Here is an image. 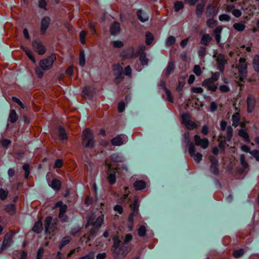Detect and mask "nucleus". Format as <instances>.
<instances>
[{
    "instance_id": "obj_58",
    "label": "nucleus",
    "mask_w": 259,
    "mask_h": 259,
    "mask_svg": "<svg viewBox=\"0 0 259 259\" xmlns=\"http://www.w3.org/2000/svg\"><path fill=\"white\" fill-rule=\"evenodd\" d=\"M220 76V74L219 72H215L214 73L212 74V76L211 77L208 78L210 79L211 81H213L214 82L218 80Z\"/></svg>"
},
{
    "instance_id": "obj_63",
    "label": "nucleus",
    "mask_w": 259,
    "mask_h": 259,
    "mask_svg": "<svg viewBox=\"0 0 259 259\" xmlns=\"http://www.w3.org/2000/svg\"><path fill=\"white\" fill-rule=\"evenodd\" d=\"M207 24L209 27L212 28L215 24V21L212 18H208Z\"/></svg>"
},
{
    "instance_id": "obj_64",
    "label": "nucleus",
    "mask_w": 259,
    "mask_h": 259,
    "mask_svg": "<svg viewBox=\"0 0 259 259\" xmlns=\"http://www.w3.org/2000/svg\"><path fill=\"white\" fill-rule=\"evenodd\" d=\"M193 71L197 76H199L201 74V70L199 65L194 66Z\"/></svg>"
},
{
    "instance_id": "obj_7",
    "label": "nucleus",
    "mask_w": 259,
    "mask_h": 259,
    "mask_svg": "<svg viewBox=\"0 0 259 259\" xmlns=\"http://www.w3.org/2000/svg\"><path fill=\"white\" fill-rule=\"evenodd\" d=\"M55 207H60L59 218L63 222H67L68 220V217L65 214L67 211V206L64 204L62 201H59L55 204Z\"/></svg>"
},
{
    "instance_id": "obj_56",
    "label": "nucleus",
    "mask_w": 259,
    "mask_h": 259,
    "mask_svg": "<svg viewBox=\"0 0 259 259\" xmlns=\"http://www.w3.org/2000/svg\"><path fill=\"white\" fill-rule=\"evenodd\" d=\"M44 71H45L42 70V69H41V68L39 66L35 68L36 74H37L38 77H39V78L42 77Z\"/></svg>"
},
{
    "instance_id": "obj_53",
    "label": "nucleus",
    "mask_w": 259,
    "mask_h": 259,
    "mask_svg": "<svg viewBox=\"0 0 259 259\" xmlns=\"http://www.w3.org/2000/svg\"><path fill=\"white\" fill-rule=\"evenodd\" d=\"M79 64L82 66L83 67L85 65V55L83 52H81L79 54Z\"/></svg>"
},
{
    "instance_id": "obj_45",
    "label": "nucleus",
    "mask_w": 259,
    "mask_h": 259,
    "mask_svg": "<svg viewBox=\"0 0 259 259\" xmlns=\"http://www.w3.org/2000/svg\"><path fill=\"white\" fill-rule=\"evenodd\" d=\"M52 218L51 217L48 216L46 218L45 221V232H48L49 230L50 226L52 223Z\"/></svg>"
},
{
    "instance_id": "obj_48",
    "label": "nucleus",
    "mask_w": 259,
    "mask_h": 259,
    "mask_svg": "<svg viewBox=\"0 0 259 259\" xmlns=\"http://www.w3.org/2000/svg\"><path fill=\"white\" fill-rule=\"evenodd\" d=\"M233 128L229 126L227 128V133L226 138L228 141H230L233 135Z\"/></svg>"
},
{
    "instance_id": "obj_50",
    "label": "nucleus",
    "mask_w": 259,
    "mask_h": 259,
    "mask_svg": "<svg viewBox=\"0 0 259 259\" xmlns=\"http://www.w3.org/2000/svg\"><path fill=\"white\" fill-rule=\"evenodd\" d=\"M23 169L25 171V178L28 179L30 174V166L28 163H25L23 166Z\"/></svg>"
},
{
    "instance_id": "obj_29",
    "label": "nucleus",
    "mask_w": 259,
    "mask_h": 259,
    "mask_svg": "<svg viewBox=\"0 0 259 259\" xmlns=\"http://www.w3.org/2000/svg\"><path fill=\"white\" fill-rule=\"evenodd\" d=\"M107 165L108 166V170H107V180L109 183L111 185H112L113 184V172L112 170V165L107 164Z\"/></svg>"
},
{
    "instance_id": "obj_25",
    "label": "nucleus",
    "mask_w": 259,
    "mask_h": 259,
    "mask_svg": "<svg viewBox=\"0 0 259 259\" xmlns=\"http://www.w3.org/2000/svg\"><path fill=\"white\" fill-rule=\"evenodd\" d=\"M137 15L138 19L142 22L147 21L149 19L148 15L142 10H138Z\"/></svg>"
},
{
    "instance_id": "obj_20",
    "label": "nucleus",
    "mask_w": 259,
    "mask_h": 259,
    "mask_svg": "<svg viewBox=\"0 0 259 259\" xmlns=\"http://www.w3.org/2000/svg\"><path fill=\"white\" fill-rule=\"evenodd\" d=\"M95 90L90 87H85L82 91V96L84 98H90L94 94Z\"/></svg>"
},
{
    "instance_id": "obj_30",
    "label": "nucleus",
    "mask_w": 259,
    "mask_h": 259,
    "mask_svg": "<svg viewBox=\"0 0 259 259\" xmlns=\"http://www.w3.org/2000/svg\"><path fill=\"white\" fill-rule=\"evenodd\" d=\"M245 155L241 154L240 155V162L242 166V168L239 170L240 172H244L245 170L248 168V164L245 160Z\"/></svg>"
},
{
    "instance_id": "obj_13",
    "label": "nucleus",
    "mask_w": 259,
    "mask_h": 259,
    "mask_svg": "<svg viewBox=\"0 0 259 259\" xmlns=\"http://www.w3.org/2000/svg\"><path fill=\"white\" fill-rule=\"evenodd\" d=\"M13 235L12 233H7L5 235L2 247L0 248V254L3 252L4 249L9 247L12 242Z\"/></svg>"
},
{
    "instance_id": "obj_21",
    "label": "nucleus",
    "mask_w": 259,
    "mask_h": 259,
    "mask_svg": "<svg viewBox=\"0 0 259 259\" xmlns=\"http://www.w3.org/2000/svg\"><path fill=\"white\" fill-rule=\"evenodd\" d=\"M175 68V65L172 62H169L166 69L163 72L162 75L164 77H167L169 75L172 73Z\"/></svg>"
},
{
    "instance_id": "obj_59",
    "label": "nucleus",
    "mask_w": 259,
    "mask_h": 259,
    "mask_svg": "<svg viewBox=\"0 0 259 259\" xmlns=\"http://www.w3.org/2000/svg\"><path fill=\"white\" fill-rule=\"evenodd\" d=\"M244 253L243 249H239L234 251L233 255L235 258H238L240 257Z\"/></svg>"
},
{
    "instance_id": "obj_35",
    "label": "nucleus",
    "mask_w": 259,
    "mask_h": 259,
    "mask_svg": "<svg viewBox=\"0 0 259 259\" xmlns=\"http://www.w3.org/2000/svg\"><path fill=\"white\" fill-rule=\"evenodd\" d=\"M71 240V238L70 236H65L61 240L59 248L61 250L65 245L68 244Z\"/></svg>"
},
{
    "instance_id": "obj_38",
    "label": "nucleus",
    "mask_w": 259,
    "mask_h": 259,
    "mask_svg": "<svg viewBox=\"0 0 259 259\" xmlns=\"http://www.w3.org/2000/svg\"><path fill=\"white\" fill-rule=\"evenodd\" d=\"M233 28L238 31H242L245 28L244 22L236 23L234 24Z\"/></svg>"
},
{
    "instance_id": "obj_10",
    "label": "nucleus",
    "mask_w": 259,
    "mask_h": 259,
    "mask_svg": "<svg viewBox=\"0 0 259 259\" xmlns=\"http://www.w3.org/2000/svg\"><path fill=\"white\" fill-rule=\"evenodd\" d=\"M32 46L33 50L39 55H42L46 53V49L40 40H33L32 42Z\"/></svg>"
},
{
    "instance_id": "obj_61",
    "label": "nucleus",
    "mask_w": 259,
    "mask_h": 259,
    "mask_svg": "<svg viewBox=\"0 0 259 259\" xmlns=\"http://www.w3.org/2000/svg\"><path fill=\"white\" fill-rule=\"evenodd\" d=\"M219 20L221 21H229L230 20V17L227 14H222L219 16Z\"/></svg>"
},
{
    "instance_id": "obj_33",
    "label": "nucleus",
    "mask_w": 259,
    "mask_h": 259,
    "mask_svg": "<svg viewBox=\"0 0 259 259\" xmlns=\"http://www.w3.org/2000/svg\"><path fill=\"white\" fill-rule=\"evenodd\" d=\"M232 120L233 122V125L235 127L238 126L240 120L239 114L238 112H235L232 116Z\"/></svg>"
},
{
    "instance_id": "obj_51",
    "label": "nucleus",
    "mask_w": 259,
    "mask_h": 259,
    "mask_svg": "<svg viewBox=\"0 0 259 259\" xmlns=\"http://www.w3.org/2000/svg\"><path fill=\"white\" fill-rule=\"evenodd\" d=\"M184 7V3L181 1H178L175 3L174 9L176 11L178 12L183 9Z\"/></svg>"
},
{
    "instance_id": "obj_23",
    "label": "nucleus",
    "mask_w": 259,
    "mask_h": 259,
    "mask_svg": "<svg viewBox=\"0 0 259 259\" xmlns=\"http://www.w3.org/2000/svg\"><path fill=\"white\" fill-rule=\"evenodd\" d=\"M159 86L160 88H163V89H164V90L165 91V93L167 96V98L168 101L169 102H170V103H173V102H174L173 97L171 95V93L169 91V90H168L166 88L165 82L163 81H161L160 82V83H159Z\"/></svg>"
},
{
    "instance_id": "obj_9",
    "label": "nucleus",
    "mask_w": 259,
    "mask_h": 259,
    "mask_svg": "<svg viewBox=\"0 0 259 259\" xmlns=\"http://www.w3.org/2000/svg\"><path fill=\"white\" fill-rule=\"evenodd\" d=\"M238 71L240 78L242 80H243L246 77L247 73V65L245 60L242 58L239 59Z\"/></svg>"
},
{
    "instance_id": "obj_11",
    "label": "nucleus",
    "mask_w": 259,
    "mask_h": 259,
    "mask_svg": "<svg viewBox=\"0 0 259 259\" xmlns=\"http://www.w3.org/2000/svg\"><path fill=\"white\" fill-rule=\"evenodd\" d=\"M138 205L137 201H135L133 204V210L131 213L128 217V231H132L133 230V223L134 221V216L138 213Z\"/></svg>"
},
{
    "instance_id": "obj_1",
    "label": "nucleus",
    "mask_w": 259,
    "mask_h": 259,
    "mask_svg": "<svg viewBox=\"0 0 259 259\" xmlns=\"http://www.w3.org/2000/svg\"><path fill=\"white\" fill-rule=\"evenodd\" d=\"M132 238V235L127 234L125 235L123 242L120 244L118 238L114 235V259H123L125 256L131 249L127 243Z\"/></svg>"
},
{
    "instance_id": "obj_37",
    "label": "nucleus",
    "mask_w": 259,
    "mask_h": 259,
    "mask_svg": "<svg viewBox=\"0 0 259 259\" xmlns=\"http://www.w3.org/2000/svg\"><path fill=\"white\" fill-rule=\"evenodd\" d=\"M5 210L8 213L13 215L16 212L15 206L14 204H8L5 206Z\"/></svg>"
},
{
    "instance_id": "obj_6",
    "label": "nucleus",
    "mask_w": 259,
    "mask_h": 259,
    "mask_svg": "<svg viewBox=\"0 0 259 259\" xmlns=\"http://www.w3.org/2000/svg\"><path fill=\"white\" fill-rule=\"evenodd\" d=\"M114 182H115L116 173L120 172V167L122 169L121 172L126 171V167L121 162L123 160L122 156L120 154L115 155L114 154Z\"/></svg>"
},
{
    "instance_id": "obj_46",
    "label": "nucleus",
    "mask_w": 259,
    "mask_h": 259,
    "mask_svg": "<svg viewBox=\"0 0 259 259\" xmlns=\"http://www.w3.org/2000/svg\"><path fill=\"white\" fill-rule=\"evenodd\" d=\"M145 37L146 44L148 45H150L154 39L153 35L150 32H147L146 33Z\"/></svg>"
},
{
    "instance_id": "obj_18",
    "label": "nucleus",
    "mask_w": 259,
    "mask_h": 259,
    "mask_svg": "<svg viewBox=\"0 0 259 259\" xmlns=\"http://www.w3.org/2000/svg\"><path fill=\"white\" fill-rule=\"evenodd\" d=\"M205 30L201 31L200 35L201 37V43L205 46H208L212 39L211 37L208 34H204Z\"/></svg>"
},
{
    "instance_id": "obj_16",
    "label": "nucleus",
    "mask_w": 259,
    "mask_h": 259,
    "mask_svg": "<svg viewBox=\"0 0 259 259\" xmlns=\"http://www.w3.org/2000/svg\"><path fill=\"white\" fill-rule=\"evenodd\" d=\"M202 85L207 88L208 90L212 92L215 91L218 88L217 85L214 84V82L208 78L204 80L202 82Z\"/></svg>"
},
{
    "instance_id": "obj_12",
    "label": "nucleus",
    "mask_w": 259,
    "mask_h": 259,
    "mask_svg": "<svg viewBox=\"0 0 259 259\" xmlns=\"http://www.w3.org/2000/svg\"><path fill=\"white\" fill-rule=\"evenodd\" d=\"M189 153L194 160L199 163L202 160V155L200 153H195V145L193 143L191 142L189 146Z\"/></svg>"
},
{
    "instance_id": "obj_14",
    "label": "nucleus",
    "mask_w": 259,
    "mask_h": 259,
    "mask_svg": "<svg viewBox=\"0 0 259 259\" xmlns=\"http://www.w3.org/2000/svg\"><path fill=\"white\" fill-rule=\"evenodd\" d=\"M194 141L195 145L201 147L202 148L205 149L209 144V141L206 138H201L198 135L194 136Z\"/></svg>"
},
{
    "instance_id": "obj_8",
    "label": "nucleus",
    "mask_w": 259,
    "mask_h": 259,
    "mask_svg": "<svg viewBox=\"0 0 259 259\" xmlns=\"http://www.w3.org/2000/svg\"><path fill=\"white\" fill-rule=\"evenodd\" d=\"M182 122L185 127L188 130H193L196 127V124L191 121L190 115L187 113H184L181 114Z\"/></svg>"
},
{
    "instance_id": "obj_2",
    "label": "nucleus",
    "mask_w": 259,
    "mask_h": 259,
    "mask_svg": "<svg viewBox=\"0 0 259 259\" xmlns=\"http://www.w3.org/2000/svg\"><path fill=\"white\" fill-rule=\"evenodd\" d=\"M87 221L85 226V228H88L90 225L93 226L90 231L89 237H95L103 222V215L102 214L97 215L95 213H92L87 217Z\"/></svg>"
},
{
    "instance_id": "obj_62",
    "label": "nucleus",
    "mask_w": 259,
    "mask_h": 259,
    "mask_svg": "<svg viewBox=\"0 0 259 259\" xmlns=\"http://www.w3.org/2000/svg\"><path fill=\"white\" fill-rule=\"evenodd\" d=\"M12 100L13 102L17 103L22 109L25 108V106L24 104L22 103V102L17 98L13 97L12 98Z\"/></svg>"
},
{
    "instance_id": "obj_31",
    "label": "nucleus",
    "mask_w": 259,
    "mask_h": 259,
    "mask_svg": "<svg viewBox=\"0 0 259 259\" xmlns=\"http://www.w3.org/2000/svg\"><path fill=\"white\" fill-rule=\"evenodd\" d=\"M222 31V26H218L214 30V34L215 36V39L218 43H219L221 41V34Z\"/></svg>"
},
{
    "instance_id": "obj_4",
    "label": "nucleus",
    "mask_w": 259,
    "mask_h": 259,
    "mask_svg": "<svg viewBox=\"0 0 259 259\" xmlns=\"http://www.w3.org/2000/svg\"><path fill=\"white\" fill-rule=\"evenodd\" d=\"M116 73H118V75L114 77V82L116 81L117 82H120L123 78L124 74L127 76H131L132 74V70L130 66H127L125 68L124 73L123 72L122 67L118 65L116 67H114V76Z\"/></svg>"
},
{
    "instance_id": "obj_44",
    "label": "nucleus",
    "mask_w": 259,
    "mask_h": 259,
    "mask_svg": "<svg viewBox=\"0 0 259 259\" xmlns=\"http://www.w3.org/2000/svg\"><path fill=\"white\" fill-rule=\"evenodd\" d=\"M58 132L59 136L62 140H67L68 139L67 135L63 127H59Z\"/></svg>"
},
{
    "instance_id": "obj_27",
    "label": "nucleus",
    "mask_w": 259,
    "mask_h": 259,
    "mask_svg": "<svg viewBox=\"0 0 259 259\" xmlns=\"http://www.w3.org/2000/svg\"><path fill=\"white\" fill-rule=\"evenodd\" d=\"M217 13V10L214 7L211 6H208L206 10V16L207 18H212Z\"/></svg>"
},
{
    "instance_id": "obj_28",
    "label": "nucleus",
    "mask_w": 259,
    "mask_h": 259,
    "mask_svg": "<svg viewBox=\"0 0 259 259\" xmlns=\"http://www.w3.org/2000/svg\"><path fill=\"white\" fill-rule=\"evenodd\" d=\"M130 97L126 96L125 99V101H121L118 103V111L121 113L124 110L126 104H127L128 101L130 100Z\"/></svg>"
},
{
    "instance_id": "obj_54",
    "label": "nucleus",
    "mask_w": 259,
    "mask_h": 259,
    "mask_svg": "<svg viewBox=\"0 0 259 259\" xmlns=\"http://www.w3.org/2000/svg\"><path fill=\"white\" fill-rule=\"evenodd\" d=\"M87 35V32L82 30L80 33H79V37H80V41L82 44H84L85 43V36Z\"/></svg>"
},
{
    "instance_id": "obj_43",
    "label": "nucleus",
    "mask_w": 259,
    "mask_h": 259,
    "mask_svg": "<svg viewBox=\"0 0 259 259\" xmlns=\"http://www.w3.org/2000/svg\"><path fill=\"white\" fill-rule=\"evenodd\" d=\"M138 55H140V61L142 65H147L148 64V59L146 57V53H142Z\"/></svg>"
},
{
    "instance_id": "obj_36",
    "label": "nucleus",
    "mask_w": 259,
    "mask_h": 259,
    "mask_svg": "<svg viewBox=\"0 0 259 259\" xmlns=\"http://www.w3.org/2000/svg\"><path fill=\"white\" fill-rule=\"evenodd\" d=\"M51 186L53 189L59 190L61 188V183L59 180L54 179L51 182Z\"/></svg>"
},
{
    "instance_id": "obj_41",
    "label": "nucleus",
    "mask_w": 259,
    "mask_h": 259,
    "mask_svg": "<svg viewBox=\"0 0 259 259\" xmlns=\"http://www.w3.org/2000/svg\"><path fill=\"white\" fill-rule=\"evenodd\" d=\"M253 66L254 69L259 72V56L255 55L253 59Z\"/></svg>"
},
{
    "instance_id": "obj_5",
    "label": "nucleus",
    "mask_w": 259,
    "mask_h": 259,
    "mask_svg": "<svg viewBox=\"0 0 259 259\" xmlns=\"http://www.w3.org/2000/svg\"><path fill=\"white\" fill-rule=\"evenodd\" d=\"M56 59V55L52 54L47 58L41 60L39 63V66L42 70L47 71L52 67L53 63Z\"/></svg>"
},
{
    "instance_id": "obj_47",
    "label": "nucleus",
    "mask_w": 259,
    "mask_h": 259,
    "mask_svg": "<svg viewBox=\"0 0 259 259\" xmlns=\"http://www.w3.org/2000/svg\"><path fill=\"white\" fill-rule=\"evenodd\" d=\"M138 234L141 237H143L145 235L146 232V227L145 225H142L140 226L138 230Z\"/></svg>"
},
{
    "instance_id": "obj_22",
    "label": "nucleus",
    "mask_w": 259,
    "mask_h": 259,
    "mask_svg": "<svg viewBox=\"0 0 259 259\" xmlns=\"http://www.w3.org/2000/svg\"><path fill=\"white\" fill-rule=\"evenodd\" d=\"M121 55L123 57L126 58H133L137 56V53L134 52V49L132 47L123 51Z\"/></svg>"
},
{
    "instance_id": "obj_57",
    "label": "nucleus",
    "mask_w": 259,
    "mask_h": 259,
    "mask_svg": "<svg viewBox=\"0 0 259 259\" xmlns=\"http://www.w3.org/2000/svg\"><path fill=\"white\" fill-rule=\"evenodd\" d=\"M206 53V48L200 47L198 51V55L200 59L203 58Z\"/></svg>"
},
{
    "instance_id": "obj_3",
    "label": "nucleus",
    "mask_w": 259,
    "mask_h": 259,
    "mask_svg": "<svg viewBox=\"0 0 259 259\" xmlns=\"http://www.w3.org/2000/svg\"><path fill=\"white\" fill-rule=\"evenodd\" d=\"M82 145L84 148H93L95 146L94 136L93 132L89 128L83 131L81 135Z\"/></svg>"
},
{
    "instance_id": "obj_60",
    "label": "nucleus",
    "mask_w": 259,
    "mask_h": 259,
    "mask_svg": "<svg viewBox=\"0 0 259 259\" xmlns=\"http://www.w3.org/2000/svg\"><path fill=\"white\" fill-rule=\"evenodd\" d=\"M250 154L252 155L257 161H259V150H253L250 152Z\"/></svg>"
},
{
    "instance_id": "obj_24",
    "label": "nucleus",
    "mask_w": 259,
    "mask_h": 259,
    "mask_svg": "<svg viewBox=\"0 0 259 259\" xmlns=\"http://www.w3.org/2000/svg\"><path fill=\"white\" fill-rule=\"evenodd\" d=\"M247 103L248 112H251L255 103L254 97L251 95L248 96L247 100Z\"/></svg>"
},
{
    "instance_id": "obj_55",
    "label": "nucleus",
    "mask_w": 259,
    "mask_h": 259,
    "mask_svg": "<svg viewBox=\"0 0 259 259\" xmlns=\"http://www.w3.org/2000/svg\"><path fill=\"white\" fill-rule=\"evenodd\" d=\"M176 41V38L173 36H169L166 41V45L167 46H171L173 45Z\"/></svg>"
},
{
    "instance_id": "obj_19",
    "label": "nucleus",
    "mask_w": 259,
    "mask_h": 259,
    "mask_svg": "<svg viewBox=\"0 0 259 259\" xmlns=\"http://www.w3.org/2000/svg\"><path fill=\"white\" fill-rule=\"evenodd\" d=\"M217 61L218 63V69L222 72L224 71V65L226 63V60L224 55L219 54L217 57Z\"/></svg>"
},
{
    "instance_id": "obj_15",
    "label": "nucleus",
    "mask_w": 259,
    "mask_h": 259,
    "mask_svg": "<svg viewBox=\"0 0 259 259\" xmlns=\"http://www.w3.org/2000/svg\"><path fill=\"white\" fill-rule=\"evenodd\" d=\"M128 141L127 137L123 134H120L114 137V146H120L126 143Z\"/></svg>"
},
{
    "instance_id": "obj_26",
    "label": "nucleus",
    "mask_w": 259,
    "mask_h": 259,
    "mask_svg": "<svg viewBox=\"0 0 259 259\" xmlns=\"http://www.w3.org/2000/svg\"><path fill=\"white\" fill-rule=\"evenodd\" d=\"M18 119V115L14 109H11L9 115V120L12 123L16 122Z\"/></svg>"
},
{
    "instance_id": "obj_42",
    "label": "nucleus",
    "mask_w": 259,
    "mask_h": 259,
    "mask_svg": "<svg viewBox=\"0 0 259 259\" xmlns=\"http://www.w3.org/2000/svg\"><path fill=\"white\" fill-rule=\"evenodd\" d=\"M21 48L23 49V50L25 52L26 54L28 56V57L33 62V63H35L36 61L35 58H34L32 52L24 48L23 46H21Z\"/></svg>"
},
{
    "instance_id": "obj_17",
    "label": "nucleus",
    "mask_w": 259,
    "mask_h": 259,
    "mask_svg": "<svg viewBox=\"0 0 259 259\" xmlns=\"http://www.w3.org/2000/svg\"><path fill=\"white\" fill-rule=\"evenodd\" d=\"M51 19L49 17H44L41 21L40 31L42 34H44L49 27Z\"/></svg>"
},
{
    "instance_id": "obj_34",
    "label": "nucleus",
    "mask_w": 259,
    "mask_h": 259,
    "mask_svg": "<svg viewBox=\"0 0 259 259\" xmlns=\"http://www.w3.org/2000/svg\"><path fill=\"white\" fill-rule=\"evenodd\" d=\"M134 187L137 190H141L146 187V184L143 181H137L134 183Z\"/></svg>"
},
{
    "instance_id": "obj_49",
    "label": "nucleus",
    "mask_w": 259,
    "mask_h": 259,
    "mask_svg": "<svg viewBox=\"0 0 259 259\" xmlns=\"http://www.w3.org/2000/svg\"><path fill=\"white\" fill-rule=\"evenodd\" d=\"M190 135L189 133H186L184 135V137L183 139V142L185 143L187 146H189L191 143H190Z\"/></svg>"
},
{
    "instance_id": "obj_39",
    "label": "nucleus",
    "mask_w": 259,
    "mask_h": 259,
    "mask_svg": "<svg viewBox=\"0 0 259 259\" xmlns=\"http://www.w3.org/2000/svg\"><path fill=\"white\" fill-rule=\"evenodd\" d=\"M239 135L245 141L247 142H249V137L248 134L244 129H241L239 130L238 133Z\"/></svg>"
},
{
    "instance_id": "obj_40",
    "label": "nucleus",
    "mask_w": 259,
    "mask_h": 259,
    "mask_svg": "<svg viewBox=\"0 0 259 259\" xmlns=\"http://www.w3.org/2000/svg\"><path fill=\"white\" fill-rule=\"evenodd\" d=\"M204 8V4L203 3H199L196 6V13L198 17H200Z\"/></svg>"
},
{
    "instance_id": "obj_32",
    "label": "nucleus",
    "mask_w": 259,
    "mask_h": 259,
    "mask_svg": "<svg viewBox=\"0 0 259 259\" xmlns=\"http://www.w3.org/2000/svg\"><path fill=\"white\" fill-rule=\"evenodd\" d=\"M32 231L36 233H39L42 230V224L40 221L36 222L32 228Z\"/></svg>"
},
{
    "instance_id": "obj_52",
    "label": "nucleus",
    "mask_w": 259,
    "mask_h": 259,
    "mask_svg": "<svg viewBox=\"0 0 259 259\" xmlns=\"http://www.w3.org/2000/svg\"><path fill=\"white\" fill-rule=\"evenodd\" d=\"M8 192L4 189H0V199L2 200H5L8 196Z\"/></svg>"
}]
</instances>
